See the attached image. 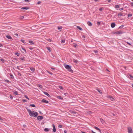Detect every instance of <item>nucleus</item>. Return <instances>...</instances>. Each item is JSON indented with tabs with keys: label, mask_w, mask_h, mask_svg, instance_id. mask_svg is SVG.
<instances>
[{
	"label": "nucleus",
	"mask_w": 133,
	"mask_h": 133,
	"mask_svg": "<svg viewBox=\"0 0 133 133\" xmlns=\"http://www.w3.org/2000/svg\"><path fill=\"white\" fill-rule=\"evenodd\" d=\"M47 72L49 73V74H51V75H52V73L50 72H49V71H47Z\"/></svg>",
	"instance_id": "37998d69"
},
{
	"label": "nucleus",
	"mask_w": 133,
	"mask_h": 133,
	"mask_svg": "<svg viewBox=\"0 0 133 133\" xmlns=\"http://www.w3.org/2000/svg\"><path fill=\"white\" fill-rule=\"evenodd\" d=\"M115 26V23H112L111 24V26L112 28H114Z\"/></svg>",
	"instance_id": "0eeeda50"
},
{
	"label": "nucleus",
	"mask_w": 133,
	"mask_h": 133,
	"mask_svg": "<svg viewBox=\"0 0 133 133\" xmlns=\"http://www.w3.org/2000/svg\"><path fill=\"white\" fill-rule=\"evenodd\" d=\"M65 68L68 71L71 72H73V70L71 69V67H65Z\"/></svg>",
	"instance_id": "f03ea898"
},
{
	"label": "nucleus",
	"mask_w": 133,
	"mask_h": 133,
	"mask_svg": "<svg viewBox=\"0 0 133 133\" xmlns=\"http://www.w3.org/2000/svg\"><path fill=\"white\" fill-rule=\"evenodd\" d=\"M41 3V2L40 1H39L37 2V4H40Z\"/></svg>",
	"instance_id": "79ce46f5"
},
{
	"label": "nucleus",
	"mask_w": 133,
	"mask_h": 133,
	"mask_svg": "<svg viewBox=\"0 0 133 133\" xmlns=\"http://www.w3.org/2000/svg\"><path fill=\"white\" fill-rule=\"evenodd\" d=\"M123 8L119 9V10H123Z\"/></svg>",
	"instance_id": "680f3d73"
},
{
	"label": "nucleus",
	"mask_w": 133,
	"mask_h": 133,
	"mask_svg": "<svg viewBox=\"0 0 133 133\" xmlns=\"http://www.w3.org/2000/svg\"><path fill=\"white\" fill-rule=\"evenodd\" d=\"M30 69L31 70L32 72L34 71L35 70V69L34 67H30Z\"/></svg>",
	"instance_id": "9d476101"
},
{
	"label": "nucleus",
	"mask_w": 133,
	"mask_h": 133,
	"mask_svg": "<svg viewBox=\"0 0 133 133\" xmlns=\"http://www.w3.org/2000/svg\"><path fill=\"white\" fill-rule=\"evenodd\" d=\"M23 101L24 102H26V100L25 99H23Z\"/></svg>",
	"instance_id": "3c124183"
},
{
	"label": "nucleus",
	"mask_w": 133,
	"mask_h": 133,
	"mask_svg": "<svg viewBox=\"0 0 133 133\" xmlns=\"http://www.w3.org/2000/svg\"><path fill=\"white\" fill-rule=\"evenodd\" d=\"M18 54V53H17L16 54V55H17V56H18L19 55Z\"/></svg>",
	"instance_id": "338daca9"
},
{
	"label": "nucleus",
	"mask_w": 133,
	"mask_h": 133,
	"mask_svg": "<svg viewBox=\"0 0 133 133\" xmlns=\"http://www.w3.org/2000/svg\"><path fill=\"white\" fill-rule=\"evenodd\" d=\"M129 76L131 79H133V76H132L131 75H130Z\"/></svg>",
	"instance_id": "c756f323"
},
{
	"label": "nucleus",
	"mask_w": 133,
	"mask_h": 133,
	"mask_svg": "<svg viewBox=\"0 0 133 133\" xmlns=\"http://www.w3.org/2000/svg\"><path fill=\"white\" fill-rule=\"evenodd\" d=\"M21 41L23 43H25L24 40L21 39Z\"/></svg>",
	"instance_id": "f704fd0d"
},
{
	"label": "nucleus",
	"mask_w": 133,
	"mask_h": 133,
	"mask_svg": "<svg viewBox=\"0 0 133 133\" xmlns=\"http://www.w3.org/2000/svg\"><path fill=\"white\" fill-rule=\"evenodd\" d=\"M30 106L32 107H35V105L34 104H30Z\"/></svg>",
	"instance_id": "393cba45"
},
{
	"label": "nucleus",
	"mask_w": 133,
	"mask_h": 133,
	"mask_svg": "<svg viewBox=\"0 0 133 133\" xmlns=\"http://www.w3.org/2000/svg\"><path fill=\"white\" fill-rule=\"evenodd\" d=\"M48 41L49 42H51V39H47Z\"/></svg>",
	"instance_id": "a18cd8bd"
},
{
	"label": "nucleus",
	"mask_w": 133,
	"mask_h": 133,
	"mask_svg": "<svg viewBox=\"0 0 133 133\" xmlns=\"http://www.w3.org/2000/svg\"><path fill=\"white\" fill-rule=\"evenodd\" d=\"M73 61L74 63H77L78 62V61L77 60H75V59Z\"/></svg>",
	"instance_id": "7c9ffc66"
},
{
	"label": "nucleus",
	"mask_w": 133,
	"mask_h": 133,
	"mask_svg": "<svg viewBox=\"0 0 133 133\" xmlns=\"http://www.w3.org/2000/svg\"><path fill=\"white\" fill-rule=\"evenodd\" d=\"M21 59L22 60H24V58H21Z\"/></svg>",
	"instance_id": "bf43d9fd"
},
{
	"label": "nucleus",
	"mask_w": 133,
	"mask_h": 133,
	"mask_svg": "<svg viewBox=\"0 0 133 133\" xmlns=\"http://www.w3.org/2000/svg\"><path fill=\"white\" fill-rule=\"evenodd\" d=\"M43 93L45 95L47 96H48L49 97H50V95L47 92H44Z\"/></svg>",
	"instance_id": "f8f14e48"
},
{
	"label": "nucleus",
	"mask_w": 133,
	"mask_h": 133,
	"mask_svg": "<svg viewBox=\"0 0 133 133\" xmlns=\"http://www.w3.org/2000/svg\"><path fill=\"white\" fill-rule=\"evenodd\" d=\"M14 93L16 95H18V92L16 91H15Z\"/></svg>",
	"instance_id": "c9c22d12"
},
{
	"label": "nucleus",
	"mask_w": 133,
	"mask_h": 133,
	"mask_svg": "<svg viewBox=\"0 0 133 133\" xmlns=\"http://www.w3.org/2000/svg\"><path fill=\"white\" fill-rule=\"evenodd\" d=\"M131 5L132 6H133V2H132L131 3Z\"/></svg>",
	"instance_id": "5fc2aeb1"
},
{
	"label": "nucleus",
	"mask_w": 133,
	"mask_h": 133,
	"mask_svg": "<svg viewBox=\"0 0 133 133\" xmlns=\"http://www.w3.org/2000/svg\"><path fill=\"white\" fill-rule=\"evenodd\" d=\"M29 42L30 43L34 44V42L32 41H29Z\"/></svg>",
	"instance_id": "412c9836"
},
{
	"label": "nucleus",
	"mask_w": 133,
	"mask_h": 133,
	"mask_svg": "<svg viewBox=\"0 0 133 133\" xmlns=\"http://www.w3.org/2000/svg\"><path fill=\"white\" fill-rule=\"evenodd\" d=\"M128 130L129 133H132V130L131 127L128 128Z\"/></svg>",
	"instance_id": "7ed1b4c3"
},
{
	"label": "nucleus",
	"mask_w": 133,
	"mask_h": 133,
	"mask_svg": "<svg viewBox=\"0 0 133 133\" xmlns=\"http://www.w3.org/2000/svg\"><path fill=\"white\" fill-rule=\"evenodd\" d=\"M42 101L46 103H48V101L44 99H42Z\"/></svg>",
	"instance_id": "1a4fd4ad"
},
{
	"label": "nucleus",
	"mask_w": 133,
	"mask_h": 133,
	"mask_svg": "<svg viewBox=\"0 0 133 133\" xmlns=\"http://www.w3.org/2000/svg\"><path fill=\"white\" fill-rule=\"evenodd\" d=\"M123 33V32L121 31H118L116 32V33L117 34H122Z\"/></svg>",
	"instance_id": "423d86ee"
},
{
	"label": "nucleus",
	"mask_w": 133,
	"mask_h": 133,
	"mask_svg": "<svg viewBox=\"0 0 133 133\" xmlns=\"http://www.w3.org/2000/svg\"><path fill=\"white\" fill-rule=\"evenodd\" d=\"M109 98L112 101H114L115 100V99L111 96H109Z\"/></svg>",
	"instance_id": "39448f33"
},
{
	"label": "nucleus",
	"mask_w": 133,
	"mask_h": 133,
	"mask_svg": "<svg viewBox=\"0 0 133 133\" xmlns=\"http://www.w3.org/2000/svg\"><path fill=\"white\" fill-rule=\"evenodd\" d=\"M127 44H128L129 45H131V44L130 43H129V42H127Z\"/></svg>",
	"instance_id": "09e8293b"
},
{
	"label": "nucleus",
	"mask_w": 133,
	"mask_h": 133,
	"mask_svg": "<svg viewBox=\"0 0 133 133\" xmlns=\"http://www.w3.org/2000/svg\"><path fill=\"white\" fill-rule=\"evenodd\" d=\"M10 97L12 99L13 98V97H12V96L10 95Z\"/></svg>",
	"instance_id": "603ef678"
},
{
	"label": "nucleus",
	"mask_w": 133,
	"mask_h": 133,
	"mask_svg": "<svg viewBox=\"0 0 133 133\" xmlns=\"http://www.w3.org/2000/svg\"><path fill=\"white\" fill-rule=\"evenodd\" d=\"M37 86L40 88H42V87H43L42 85H40V84H39V85H38Z\"/></svg>",
	"instance_id": "5701e85b"
},
{
	"label": "nucleus",
	"mask_w": 133,
	"mask_h": 133,
	"mask_svg": "<svg viewBox=\"0 0 133 133\" xmlns=\"http://www.w3.org/2000/svg\"><path fill=\"white\" fill-rule=\"evenodd\" d=\"M87 24L89 26H91L92 25V23L89 21L88 22Z\"/></svg>",
	"instance_id": "4468645a"
},
{
	"label": "nucleus",
	"mask_w": 133,
	"mask_h": 133,
	"mask_svg": "<svg viewBox=\"0 0 133 133\" xmlns=\"http://www.w3.org/2000/svg\"><path fill=\"white\" fill-rule=\"evenodd\" d=\"M58 127H59V128H61L62 127V125H58Z\"/></svg>",
	"instance_id": "ea45409f"
},
{
	"label": "nucleus",
	"mask_w": 133,
	"mask_h": 133,
	"mask_svg": "<svg viewBox=\"0 0 133 133\" xmlns=\"http://www.w3.org/2000/svg\"><path fill=\"white\" fill-rule=\"evenodd\" d=\"M24 17L23 16H22L21 17V19H23V18Z\"/></svg>",
	"instance_id": "13d9d810"
},
{
	"label": "nucleus",
	"mask_w": 133,
	"mask_h": 133,
	"mask_svg": "<svg viewBox=\"0 0 133 133\" xmlns=\"http://www.w3.org/2000/svg\"><path fill=\"white\" fill-rule=\"evenodd\" d=\"M132 16V15L130 14H129L128 15V17H130L131 16Z\"/></svg>",
	"instance_id": "2f4dec72"
},
{
	"label": "nucleus",
	"mask_w": 133,
	"mask_h": 133,
	"mask_svg": "<svg viewBox=\"0 0 133 133\" xmlns=\"http://www.w3.org/2000/svg\"><path fill=\"white\" fill-rule=\"evenodd\" d=\"M3 47V45L0 43V47Z\"/></svg>",
	"instance_id": "c03bdc74"
},
{
	"label": "nucleus",
	"mask_w": 133,
	"mask_h": 133,
	"mask_svg": "<svg viewBox=\"0 0 133 133\" xmlns=\"http://www.w3.org/2000/svg\"><path fill=\"white\" fill-rule=\"evenodd\" d=\"M92 132L93 133H96L94 132L93 131H92Z\"/></svg>",
	"instance_id": "774afa93"
},
{
	"label": "nucleus",
	"mask_w": 133,
	"mask_h": 133,
	"mask_svg": "<svg viewBox=\"0 0 133 133\" xmlns=\"http://www.w3.org/2000/svg\"><path fill=\"white\" fill-rule=\"evenodd\" d=\"M97 24L98 25H99L100 24V22H97Z\"/></svg>",
	"instance_id": "473e14b6"
},
{
	"label": "nucleus",
	"mask_w": 133,
	"mask_h": 133,
	"mask_svg": "<svg viewBox=\"0 0 133 133\" xmlns=\"http://www.w3.org/2000/svg\"><path fill=\"white\" fill-rule=\"evenodd\" d=\"M124 26V25H122L119 27V28H123V27Z\"/></svg>",
	"instance_id": "c85d7f7f"
},
{
	"label": "nucleus",
	"mask_w": 133,
	"mask_h": 133,
	"mask_svg": "<svg viewBox=\"0 0 133 133\" xmlns=\"http://www.w3.org/2000/svg\"><path fill=\"white\" fill-rule=\"evenodd\" d=\"M15 35L17 37H18V34H15Z\"/></svg>",
	"instance_id": "de8ad7c7"
},
{
	"label": "nucleus",
	"mask_w": 133,
	"mask_h": 133,
	"mask_svg": "<svg viewBox=\"0 0 133 133\" xmlns=\"http://www.w3.org/2000/svg\"><path fill=\"white\" fill-rule=\"evenodd\" d=\"M71 113H74V114H75L76 113V112L75 111H71Z\"/></svg>",
	"instance_id": "4c0bfd02"
},
{
	"label": "nucleus",
	"mask_w": 133,
	"mask_h": 133,
	"mask_svg": "<svg viewBox=\"0 0 133 133\" xmlns=\"http://www.w3.org/2000/svg\"><path fill=\"white\" fill-rule=\"evenodd\" d=\"M73 46L75 47L76 48L77 47V44H75L73 45Z\"/></svg>",
	"instance_id": "cd10ccee"
},
{
	"label": "nucleus",
	"mask_w": 133,
	"mask_h": 133,
	"mask_svg": "<svg viewBox=\"0 0 133 133\" xmlns=\"http://www.w3.org/2000/svg\"><path fill=\"white\" fill-rule=\"evenodd\" d=\"M52 126L53 127V132H56V128H55V125L54 124H53L52 125Z\"/></svg>",
	"instance_id": "6e6552de"
},
{
	"label": "nucleus",
	"mask_w": 133,
	"mask_h": 133,
	"mask_svg": "<svg viewBox=\"0 0 133 133\" xmlns=\"http://www.w3.org/2000/svg\"><path fill=\"white\" fill-rule=\"evenodd\" d=\"M27 110L30 116L36 117L38 116V114L37 112L31 111L30 110L28 109H27Z\"/></svg>",
	"instance_id": "f257e3e1"
},
{
	"label": "nucleus",
	"mask_w": 133,
	"mask_h": 133,
	"mask_svg": "<svg viewBox=\"0 0 133 133\" xmlns=\"http://www.w3.org/2000/svg\"><path fill=\"white\" fill-rule=\"evenodd\" d=\"M62 29V26H59L58 27V30H60V31H61V29Z\"/></svg>",
	"instance_id": "dca6fc26"
},
{
	"label": "nucleus",
	"mask_w": 133,
	"mask_h": 133,
	"mask_svg": "<svg viewBox=\"0 0 133 133\" xmlns=\"http://www.w3.org/2000/svg\"><path fill=\"white\" fill-rule=\"evenodd\" d=\"M65 41L64 40H62L61 43H64Z\"/></svg>",
	"instance_id": "e433bc0d"
},
{
	"label": "nucleus",
	"mask_w": 133,
	"mask_h": 133,
	"mask_svg": "<svg viewBox=\"0 0 133 133\" xmlns=\"http://www.w3.org/2000/svg\"><path fill=\"white\" fill-rule=\"evenodd\" d=\"M22 9H25L26 10H27L28 9V7H23L22 8Z\"/></svg>",
	"instance_id": "f3484780"
},
{
	"label": "nucleus",
	"mask_w": 133,
	"mask_h": 133,
	"mask_svg": "<svg viewBox=\"0 0 133 133\" xmlns=\"http://www.w3.org/2000/svg\"><path fill=\"white\" fill-rule=\"evenodd\" d=\"M112 114V115L113 116H115V114Z\"/></svg>",
	"instance_id": "e2e57ef3"
},
{
	"label": "nucleus",
	"mask_w": 133,
	"mask_h": 133,
	"mask_svg": "<svg viewBox=\"0 0 133 133\" xmlns=\"http://www.w3.org/2000/svg\"><path fill=\"white\" fill-rule=\"evenodd\" d=\"M100 120L103 123V119L102 118H100Z\"/></svg>",
	"instance_id": "49530a36"
},
{
	"label": "nucleus",
	"mask_w": 133,
	"mask_h": 133,
	"mask_svg": "<svg viewBox=\"0 0 133 133\" xmlns=\"http://www.w3.org/2000/svg\"><path fill=\"white\" fill-rule=\"evenodd\" d=\"M25 97L27 99H28V100H29V98H28V97L27 96V95H25Z\"/></svg>",
	"instance_id": "72a5a7b5"
},
{
	"label": "nucleus",
	"mask_w": 133,
	"mask_h": 133,
	"mask_svg": "<svg viewBox=\"0 0 133 133\" xmlns=\"http://www.w3.org/2000/svg\"><path fill=\"white\" fill-rule=\"evenodd\" d=\"M58 87H59V88H60V89H62L63 88L61 86H59Z\"/></svg>",
	"instance_id": "58836bf2"
},
{
	"label": "nucleus",
	"mask_w": 133,
	"mask_h": 133,
	"mask_svg": "<svg viewBox=\"0 0 133 133\" xmlns=\"http://www.w3.org/2000/svg\"><path fill=\"white\" fill-rule=\"evenodd\" d=\"M94 51L95 53H97L98 52L97 51V50H94Z\"/></svg>",
	"instance_id": "6e6d98bb"
},
{
	"label": "nucleus",
	"mask_w": 133,
	"mask_h": 133,
	"mask_svg": "<svg viewBox=\"0 0 133 133\" xmlns=\"http://www.w3.org/2000/svg\"><path fill=\"white\" fill-rule=\"evenodd\" d=\"M57 98L58 99H63L62 97L59 96H57Z\"/></svg>",
	"instance_id": "2eb2a0df"
},
{
	"label": "nucleus",
	"mask_w": 133,
	"mask_h": 133,
	"mask_svg": "<svg viewBox=\"0 0 133 133\" xmlns=\"http://www.w3.org/2000/svg\"><path fill=\"white\" fill-rule=\"evenodd\" d=\"M6 37L8 39H12V37L9 35H7L6 36Z\"/></svg>",
	"instance_id": "9b49d317"
},
{
	"label": "nucleus",
	"mask_w": 133,
	"mask_h": 133,
	"mask_svg": "<svg viewBox=\"0 0 133 133\" xmlns=\"http://www.w3.org/2000/svg\"><path fill=\"white\" fill-rule=\"evenodd\" d=\"M51 69H52V70H55V69L54 68H51Z\"/></svg>",
	"instance_id": "052dcab7"
},
{
	"label": "nucleus",
	"mask_w": 133,
	"mask_h": 133,
	"mask_svg": "<svg viewBox=\"0 0 133 133\" xmlns=\"http://www.w3.org/2000/svg\"><path fill=\"white\" fill-rule=\"evenodd\" d=\"M102 8H100L99 9V11H102Z\"/></svg>",
	"instance_id": "8fccbe9b"
},
{
	"label": "nucleus",
	"mask_w": 133,
	"mask_h": 133,
	"mask_svg": "<svg viewBox=\"0 0 133 133\" xmlns=\"http://www.w3.org/2000/svg\"><path fill=\"white\" fill-rule=\"evenodd\" d=\"M10 76H11V78H14V77L13 75L10 74Z\"/></svg>",
	"instance_id": "bb28decb"
},
{
	"label": "nucleus",
	"mask_w": 133,
	"mask_h": 133,
	"mask_svg": "<svg viewBox=\"0 0 133 133\" xmlns=\"http://www.w3.org/2000/svg\"><path fill=\"white\" fill-rule=\"evenodd\" d=\"M101 94H102V92L100 91L98 89L97 90Z\"/></svg>",
	"instance_id": "a19ab883"
},
{
	"label": "nucleus",
	"mask_w": 133,
	"mask_h": 133,
	"mask_svg": "<svg viewBox=\"0 0 133 133\" xmlns=\"http://www.w3.org/2000/svg\"><path fill=\"white\" fill-rule=\"evenodd\" d=\"M119 5H116L115 7L116 8H119Z\"/></svg>",
	"instance_id": "aec40b11"
},
{
	"label": "nucleus",
	"mask_w": 133,
	"mask_h": 133,
	"mask_svg": "<svg viewBox=\"0 0 133 133\" xmlns=\"http://www.w3.org/2000/svg\"><path fill=\"white\" fill-rule=\"evenodd\" d=\"M95 128L96 130L99 131V132H100V131H101L100 130V129L98 128L97 127H95Z\"/></svg>",
	"instance_id": "a211bd4d"
},
{
	"label": "nucleus",
	"mask_w": 133,
	"mask_h": 133,
	"mask_svg": "<svg viewBox=\"0 0 133 133\" xmlns=\"http://www.w3.org/2000/svg\"><path fill=\"white\" fill-rule=\"evenodd\" d=\"M118 16H120L121 17V16L122 15V13H119L118 14Z\"/></svg>",
	"instance_id": "a878e982"
},
{
	"label": "nucleus",
	"mask_w": 133,
	"mask_h": 133,
	"mask_svg": "<svg viewBox=\"0 0 133 133\" xmlns=\"http://www.w3.org/2000/svg\"><path fill=\"white\" fill-rule=\"evenodd\" d=\"M46 48H47V49L49 51V52H51V50L50 47H47Z\"/></svg>",
	"instance_id": "b1692460"
},
{
	"label": "nucleus",
	"mask_w": 133,
	"mask_h": 133,
	"mask_svg": "<svg viewBox=\"0 0 133 133\" xmlns=\"http://www.w3.org/2000/svg\"><path fill=\"white\" fill-rule=\"evenodd\" d=\"M43 117L42 116H39L37 117V119L38 120L40 121L43 119Z\"/></svg>",
	"instance_id": "20e7f679"
},
{
	"label": "nucleus",
	"mask_w": 133,
	"mask_h": 133,
	"mask_svg": "<svg viewBox=\"0 0 133 133\" xmlns=\"http://www.w3.org/2000/svg\"><path fill=\"white\" fill-rule=\"evenodd\" d=\"M82 37H83V38H85V36H82Z\"/></svg>",
	"instance_id": "69168bd1"
},
{
	"label": "nucleus",
	"mask_w": 133,
	"mask_h": 133,
	"mask_svg": "<svg viewBox=\"0 0 133 133\" xmlns=\"http://www.w3.org/2000/svg\"><path fill=\"white\" fill-rule=\"evenodd\" d=\"M77 27L78 28L79 30H82V29L79 26H77Z\"/></svg>",
	"instance_id": "4be33fe9"
},
{
	"label": "nucleus",
	"mask_w": 133,
	"mask_h": 133,
	"mask_svg": "<svg viewBox=\"0 0 133 133\" xmlns=\"http://www.w3.org/2000/svg\"><path fill=\"white\" fill-rule=\"evenodd\" d=\"M67 66V67H68V66H69L68 65H67L66 66Z\"/></svg>",
	"instance_id": "0e129e2a"
},
{
	"label": "nucleus",
	"mask_w": 133,
	"mask_h": 133,
	"mask_svg": "<svg viewBox=\"0 0 133 133\" xmlns=\"http://www.w3.org/2000/svg\"><path fill=\"white\" fill-rule=\"evenodd\" d=\"M44 130L46 132H48L49 131V129L48 128H45L44 129Z\"/></svg>",
	"instance_id": "6ab92c4d"
},
{
	"label": "nucleus",
	"mask_w": 133,
	"mask_h": 133,
	"mask_svg": "<svg viewBox=\"0 0 133 133\" xmlns=\"http://www.w3.org/2000/svg\"><path fill=\"white\" fill-rule=\"evenodd\" d=\"M29 49L31 50H32L33 49V48H30Z\"/></svg>",
	"instance_id": "4d7b16f0"
},
{
	"label": "nucleus",
	"mask_w": 133,
	"mask_h": 133,
	"mask_svg": "<svg viewBox=\"0 0 133 133\" xmlns=\"http://www.w3.org/2000/svg\"><path fill=\"white\" fill-rule=\"evenodd\" d=\"M1 60L2 62H4V60L3 59H1Z\"/></svg>",
	"instance_id": "864d4df0"
},
{
	"label": "nucleus",
	"mask_w": 133,
	"mask_h": 133,
	"mask_svg": "<svg viewBox=\"0 0 133 133\" xmlns=\"http://www.w3.org/2000/svg\"><path fill=\"white\" fill-rule=\"evenodd\" d=\"M21 49H22V50H23V51H22L24 53V52H26V50L25 49H24V48H23V47H22L21 48Z\"/></svg>",
	"instance_id": "ddd939ff"
}]
</instances>
